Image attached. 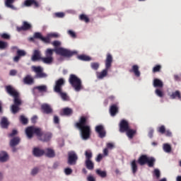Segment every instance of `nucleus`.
<instances>
[{
	"label": "nucleus",
	"instance_id": "5701e85b",
	"mask_svg": "<svg viewBox=\"0 0 181 181\" xmlns=\"http://www.w3.org/2000/svg\"><path fill=\"white\" fill-rule=\"evenodd\" d=\"M110 112L112 117H115V115L117 114V112H118V107L117 106V105H112L110 107Z\"/></svg>",
	"mask_w": 181,
	"mask_h": 181
},
{
	"label": "nucleus",
	"instance_id": "9b49d317",
	"mask_svg": "<svg viewBox=\"0 0 181 181\" xmlns=\"http://www.w3.org/2000/svg\"><path fill=\"white\" fill-rule=\"evenodd\" d=\"M69 158H68V163L69 165H76L77 163V159H78V157H77V154H76V152L71 151L69 153Z\"/></svg>",
	"mask_w": 181,
	"mask_h": 181
},
{
	"label": "nucleus",
	"instance_id": "39448f33",
	"mask_svg": "<svg viewBox=\"0 0 181 181\" xmlns=\"http://www.w3.org/2000/svg\"><path fill=\"white\" fill-rule=\"evenodd\" d=\"M112 64V55L111 54H107L106 56V59L105 61V69H103L101 72H96V77L99 80H103L104 77H107L108 74V70L111 69Z\"/></svg>",
	"mask_w": 181,
	"mask_h": 181
},
{
	"label": "nucleus",
	"instance_id": "79ce46f5",
	"mask_svg": "<svg viewBox=\"0 0 181 181\" xmlns=\"http://www.w3.org/2000/svg\"><path fill=\"white\" fill-rule=\"evenodd\" d=\"M115 148V144L114 143H107L106 148L107 149H114Z\"/></svg>",
	"mask_w": 181,
	"mask_h": 181
},
{
	"label": "nucleus",
	"instance_id": "f8f14e48",
	"mask_svg": "<svg viewBox=\"0 0 181 181\" xmlns=\"http://www.w3.org/2000/svg\"><path fill=\"white\" fill-rule=\"evenodd\" d=\"M64 83L65 81L64 78H59L55 81V86L54 87L55 93H60V91H62V87L64 86Z\"/></svg>",
	"mask_w": 181,
	"mask_h": 181
},
{
	"label": "nucleus",
	"instance_id": "5fc2aeb1",
	"mask_svg": "<svg viewBox=\"0 0 181 181\" xmlns=\"http://www.w3.org/2000/svg\"><path fill=\"white\" fill-rule=\"evenodd\" d=\"M87 180L88 181H95V177H94V176H93L92 175H89L87 177Z\"/></svg>",
	"mask_w": 181,
	"mask_h": 181
},
{
	"label": "nucleus",
	"instance_id": "a18cd8bd",
	"mask_svg": "<svg viewBox=\"0 0 181 181\" xmlns=\"http://www.w3.org/2000/svg\"><path fill=\"white\" fill-rule=\"evenodd\" d=\"M20 121L22 122V124H27L28 123V118L25 117V116L21 115L20 117Z\"/></svg>",
	"mask_w": 181,
	"mask_h": 181
},
{
	"label": "nucleus",
	"instance_id": "49530a36",
	"mask_svg": "<svg viewBox=\"0 0 181 181\" xmlns=\"http://www.w3.org/2000/svg\"><path fill=\"white\" fill-rule=\"evenodd\" d=\"M6 47H8V43L0 41V49H6Z\"/></svg>",
	"mask_w": 181,
	"mask_h": 181
},
{
	"label": "nucleus",
	"instance_id": "b1692460",
	"mask_svg": "<svg viewBox=\"0 0 181 181\" xmlns=\"http://www.w3.org/2000/svg\"><path fill=\"white\" fill-rule=\"evenodd\" d=\"M85 165L88 170H93L94 169V163L91 160H86Z\"/></svg>",
	"mask_w": 181,
	"mask_h": 181
},
{
	"label": "nucleus",
	"instance_id": "6e6d98bb",
	"mask_svg": "<svg viewBox=\"0 0 181 181\" xmlns=\"http://www.w3.org/2000/svg\"><path fill=\"white\" fill-rule=\"evenodd\" d=\"M101 159H103V154H98L95 160L96 162H101Z\"/></svg>",
	"mask_w": 181,
	"mask_h": 181
},
{
	"label": "nucleus",
	"instance_id": "603ef678",
	"mask_svg": "<svg viewBox=\"0 0 181 181\" xmlns=\"http://www.w3.org/2000/svg\"><path fill=\"white\" fill-rule=\"evenodd\" d=\"M165 126H161L160 127L158 128V132H160V134H165Z\"/></svg>",
	"mask_w": 181,
	"mask_h": 181
},
{
	"label": "nucleus",
	"instance_id": "c85d7f7f",
	"mask_svg": "<svg viewBox=\"0 0 181 181\" xmlns=\"http://www.w3.org/2000/svg\"><path fill=\"white\" fill-rule=\"evenodd\" d=\"M21 139H19V137H16L12 139L10 141V146H16V145L19 144Z\"/></svg>",
	"mask_w": 181,
	"mask_h": 181
},
{
	"label": "nucleus",
	"instance_id": "0e129e2a",
	"mask_svg": "<svg viewBox=\"0 0 181 181\" xmlns=\"http://www.w3.org/2000/svg\"><path fill=\"white\" fill-rule=\"evenodd\" d=\"M165 134L166 136H172V132H170V131H169V130L165 131Z\"/></svg>",
	"mask_w": 181,
	"mask_h": 181
},
{
	"label": "nucleus",
	"instance_id": "412c9836",
	"mask_svg": "<svg viewBox=\"0 0 181 181\" xmlns=\"http://www.w3.org/2000/svg\"><path fill=\"white\" fill-rule=\"evenodd\" d=\"M9 159V156L8 153L5 151H1L0 153V162H6Z\"/></svg>",
	"mask_w": 181,
	"mask_h": 181
},
{
	"label": "nucleus",
	"instance_id": "69168bd1",
	"mask_svg": "<svg viewBox=\"0 0 181 181\" xmlns=\"http://www.w3.org/2000/svg\"><path fill=\"white\" fill-rule=\"evenodd\" d=\"M19 59H21V57H20L19 55L16 56V57L13 58V61L18 62H19Z\"/></svg>",
	"mask_w": 181,
	"mask_h": 181
},
{
	"label": "nucleus",
	"instance_id": "c756f323",
	"mask_svg": "<svg viewBox=\"0 0 181 181\" xmlns=\"http://www.w3.org/2000/svg\"><path fill=\"white\" fill-rule=\"evenodd\" d=\"M1 125L3 128H8V125H9V122H8V119L6 117H3L1 121Z\"/></svg>",
	"mask_w": 181,
	"mask_h": 181
},
{
	"label": "nucleus",
	"instance_id": "cd10ccee",
	"mask_svg": "<svg viewBox=\"0 0 181 181\" xmlns=\"http://www.w3.org/2000/svg\"><path fill=\"white\" fill-rule=\"evenodd\" d=\"M153 87H158L159 88H162V87H163V82H162L160 79L155 78L153 80Z\"/></svg>",
	"mask_w": 181,
	"mask_h": 181
},
{
	"label": "nucleus",
	"instance_id": "dca6fc26",
	"mask_svg": "<svg viewBox=\"0 0 181 181\" xmlns=\"http://www.w3.org/2000/svg\"><path fill=\"white\" fill-rule=\"evenodd\" d=\"M44 152V155H46L47 158H54L56 155V153H54V150L51 148H46Z\"/></svg>",
	"mask_w": 181,
	"mask_h": 181
},
{
	"label": "nucleus",
	"instance_id": "774afa93",
	"mask_svg": "<svg viewBox=\"0 0 181 181\" xmlns=\"http://www.w3.org/2000/svg\"><path fill=\"white\" fill-rule=\"evenodd\" d=\"M177 181H181V176L177 177Z\"/></svg>",
	"mask_w": 181,
	"mask_h": 181
},
{
	"label": "nucleus",
	"instance_id": "864d4df0",
	"mask_svg": "<svg viewBox=\"0 0 181 181\" xmlns=\"http://www.w3.org/2000/svg\"><path fill=\"white\" fill-rule=\"evenodd\" d=\"M16 134H18V131L16 130H13L12 132L8 135V136L10 138H13V136H15V135H16Z\"/></svg>",
	"mask_w": 181,
	"mask_h": 181
},
{
	"label": "nucleus",
	"instance_id": "f03ea898",
	"mask_svg": "<svg viewBox=\"0 0 181 181\" xmlns=\"http://www.w3.org/2000/svg\"><path fill=\"white\" fill-rule=\"evenodd\" d=\"M25 134L28 139H32V138H33V134H35L37 136H38V139L40 141H43V142H47V141H50V139H52V134L50 133L42 134L40 129L35 127H28L25 129Z\"/></svg>",
	"mask_w": 181,
	"mask_h": 181
},
{
	"label": "nucleus",
	"instance_id": "052dcab7",
	"mask_svg": "<svg viewBox=\"0 0 181 181\" xmlns=\"http://www.w3.org/2000/svg\"><path fill=\"white\" fill-rule=\"evenodd\" d=\"M148 136L149 138H152L153 136V129H151L149 132H148Z\"/></svg>",
	"mask_w": 181,
	"mask_h": 181
},
{
	"label": "nucleus",
	"instance_id": "4d7b16f0",
	"mask_svg": "<svg viewBox=\"0 0 181 181\" xmlns=\"http://www.w3.org/2000/svg\"><path fill=\"white\" fill-rule=\"evenodd\" d=\"M62 43L60 42V41H54L52 42L53 46L57 47V46H60Z\"/></svg>",
	"mask_w": 181,
	"mask_h": 181
},
{
	"label": "nucleus",
	"instance_id": "2f4dec72",
	"mask_svg": "<svg viewBox=\"0 0 181 181\" xmlns=\"http://www.w3.org/2000/svg\"><path fill=\"white\" fill-rule=\"evenodd\" d=\"M23 82L25 84H33V78L30 77V76H27L23 79Z\"/></svg>",
	"mask_w": 181,
	"mask_h": 181
},
{
	"label": "nucleus",
	"instance_id": "9d476101",
	"mask_svg": "<svg viewBox=\"0 0 181 181\" xmlns=\"http://www.w3.org/2000/svg\"><path fill=\"white\" fill-rule=\"evenodd\" d=\"M31 69L36 74V77L37 78H45L47 77V74L43 73V69L42 68V66H33Z\"/></svg>",
	"mask_w": 181,
	"mask_h": 181
},
{
	"label": "nucleus",
	"instance_id": "7c9ffc66",
	"mask_svg": "<svg viewBox=\"0 0 181 181\" xmlns=\"http://www.w3.org/2000/svg\"><path fill=\"white\" fill-rule=\"evenodd\" d=\"M163 149L166 153H169L172 151V147L169 144H164L163 145Z\"/></svg>",
	"mask_w": 181,
	"mask_h": 181
},
{
	"label": "nucleus",
	"instance_id": "4468645a",
	"mask_svg": "<svg viewBox=\"0 0 181 181\" xmlns=\"http://www.w3.org/2000/svg\"><path fill=\"white\" fill-rule=\"evenodd\" d=\"M95 131L98 133L100 138H104L105 136V129H104V126H96Z\"/></svg>",
	"mask_w": 181,
	"mask_h": 181
},
{
	"label": "nucleus",
	"instance_id": "423d86ee",
	"mask_svg": "<svg viewBox=\"0 0 181 181\" xmlns=\"http://www.w3.org/2000/svg\"><path fill=\"white\" fill-rule=\"evenodd\" d=\"M119 127L120 132H127V135L130 139L134 138V135H135L136 132L134 129H129V124H128V122L126 120H122Z\"/></svg>",
	"mask_w": 181,
	"mask_h": 181
},
{
	"label": "nucleus",
	"instance_id": "20e7f679",
	"mask_svg": "<svg viewBox=\"0 0 181 181\" xmlns=\"http://www.w3.org/2000/svg\"><path fill=\"white\" fill-rule=\"evenodd\" d=\"M6 90L10 95L14 98V105H11V112L13 114H16L19 111V105L22 104L21 99L19 98V93L13 86H8L6 87Z\"/></svg>",
	"mask_w": 181,
	"mask_h": 181
},
{
	"label": "nucleus",
	"instance_id": "7ed1b4c3",
	"mask_svg": "<svg viewBox=\"0 0 181 181\" xmlns=\"http://www.w3.org/2000/svg\"><path fill=\"white\" fill-rule=\"evenodd\" d=\"M76 128H78L81 132V136L82 139L86 141L90 138V134H91V129L90 126L87 124V118L85 117H81L78 122L76 124Z\"/></svg>",
	"mask_w": 181,
	"mask_h": 181
},
{
	"label": "nucleus",
	"instance_id": "e433bc0d",
	"mask_svg": "<svg viewBox=\"0 0 181 181\" xmlns=\"http://www.w3.org/2000/svg\"><path fill=\"white\" fill-rule=\"evenodd\" d=\"M64 115H71L73 114V110L71 108L66 107L63 109Z\"/></svg>",
	"mask_w": 181,
	"mask_h": 181
},
{
	"label": "nucleus",
	"instance_id": "6ab92c4d",
	"mask_svg": "<svg viewBox=\"0 0 181 181\" xmlns=\"http://www.w3.org/2000/svg\"><path fill=\"white\" fill-rule=\"evenodd\" d=\"M32 28V25L29 24V23L24 21L23 23V26L20 28H17V30L21 32V30H28Z\"/></svg>",
	"mask_w": 181,
	"mask_h": 181
},
{
	"label": "nucleus",
	"instance_id": "a19ab883",
	"mask_svg": "<svg viewBox=\"0 0 181 181\" xmlns=\"http://www.w3.org/2000/svg\"><path fill=\"white\" fill-rule=\"evenodd\" d=\"M90 67L93 70H98V67H100V64L97 62H93L90 64Z\"/></svg>",
	"mask_w": 181,
	"mask_h": 181
},
{
	"label": "nucleus",
	"instance_id": "f257e3e1",
	"mask_svg": "<svg viewBox=\"0 0 181 181\" xmlns=\"http://www.w3.org/2000/svg\"><path fill=\"white\" fill-rule=\"evenodd\" d=\"M54 52L57 54L64 56V57H70V56H73L74 53H76L75 52H71L63 47H58L55 49L48 48L45 50V57L42 58V63L49 65L52 64L54 60L53 59V53H54Z\"/></svg>",
	"mask_w": 181,
	"mask_h": 181
},
{
	"label": "nucleus",
	"instance_id": "0eeeda50",
	"mask_svg": "<svg viewBox=\"0 0 181 181\" xmlns=\"http://www.w3.org/2000/svg\"><path fill=\"white\" fill-rule=\"evenodd\" d=\"M69 83L74 87L75 91H80L83 89V85H81V80L78 78L76 75H71L69 78Z\"/></svg>",
	"mask_w": 181,
	"mask_h": 181
},
{
	"label": "nucleus",
	"instance_id": "de8ad7c7",
	"mask_svg": "<svg viewBox=\"0 0 181 181\" xmlns=\"http://www.w3.org/2000/svg\"><path fill=\"white\" fill-rule=\"evenodd\" d=\"M154 175L156 176L157 179H159L160 177V171L158 169L154 170Z\"/></svg>",
	"mask_w": 181,
	"mask_h": 181
},
{
	"label": "nucleus",
	"instance_id": "2eb2a0df",
	"mask_svg": "<svg viewBox=\"0 0 181 181\" xmlns=\"http://www.w3.org/2000/svg\"><path fill=\"white\" fill-rule=\"evenodd\" d=\"M33 153L34 156H37V158H39V157L43 156V155H45V150L37 148V147H35L33 150Z\"/></svg>",
	"mask_w": 181,
	"mask_h": 181
},
{
	"label": "nucleus",
	"instance_id": "ddd939ff",
	"mask_svg": "<svg viewBox=\"0 0 181 181\" xmlns=\"http://www.w3.org/2000/svg\"><path fill=\"white\" fill-rule=\"evenodd\" d=\"M45 57H42V54L40 50L35 49L33 52L31 60L32 62H37V60H41L42 62H43V59H45Z\"/></svg>",
	"mask_w": 181,
	"mask_h": 181
},
{
	"label": "nucleus",
	"instance_id": "1a4fd4ad",
	"mask_svg": "<svg viewBox=\"0 0 181 181\" xmlns=\"http://www.w3.org/2000/svg\"><path fill=\"white\" fill-rule=\"evenodd\" d=\"M155 160L153 157H148L147 156L143 155L139 158L138 162L141 166L145 165V163H148V166L152 168L153 163H155Z\"/></svg>",
	"mask_w": 181,
	"mask_h": 181
},
{
	"label": "nucleus",
	"instance_id": "3c124183",
	"mask_svg": "<svg viewBox=\"0 0 181 181\" xmlns=\"http://www.w3.org/2000/svg\"><path fill=\"white\" fill-rule=\"evenodd\" d=\"M55 16H57V18H64V13H55Z\"/></svg>",
	"mask_w": 181,
	"mask_h": 181
},
{
	"label": "nucleus",
	"instance_id": "c9c22d12",
	"mask_svg": "<svg viewBox=\"0 0 181 181\" xmlns=\"http://www.w3.org/2000/svg\"><path fill=\"white\" fill-rule=\"evenodd\" d=\"M78 59H79V60H83V62H90V60H91L90 57L84 54L78 56Z\"/></svg>",
	"mask_w": 181,
	"mask_h": 181
},
{
	"label": "nucleus",
	"instance_id": "e2e57ef3",
	"mask_svg": "<svg viewBox=\"0 0 181 181\" xmlns=\"http://www.w3.org/2000/svg\"><path fill=\"white\" fill-rule=\"evenodd\" d=\"M54 124H59V117L57 116L54 117Z\"/></svg>",
	"mask_w": 181,
	"mask_h": 181
},
{
	"label": "nucleus",
	"instance_id": "f3484780",
	"mask_svg": "<svg viewBox=\"0 0 181 181\" xmlns=\"http://www.w3.org/2000/svg\"><path fill=\"white\" fill-rule=\"evenodd\" d=\"M170 98H171V100H180L181 101L180 91L176 90L175 92H173L172 94L170 95Z\"/></svg>",
	"mask_w": 181,
	"mask_h": 181
},
{
	"label": "nucleus",
	"instance_id": "37998d69",
	"mask_svg": "<svg viewBox=\"0 0 181 181\" xmlns=\"http://www.w3.org/2000/svg\"><path fill=\"white\" fill-rule=\"evenodd\" d=\"M17 54L18 56H19L20 57L22 56H26V52L25 50H22V49H18L17 51Z\"/></svg>",
	"mask_w": 181,
	"mask_h": 181
},
{
	"label": "nucleus",
	"instance_id": "58836bf2",
	"mask_svg": "<svg viewBox=\"0 0 181 181\" xmlns=\"http://www.w3.org/2000/svg\"><path fill=\"white\" fill-rule=\"evenodd\" d=\"M37 173H39V168H37V167L33 168L30 171L31 176H36V175H37Z\"/></svg>",
	"mask_w": 181,
	"mask_h": 181
},
{
	"label": "nucleus",
	"instance_id": "c03bdc74",
	"mask_svg": "<svg viewBox=\"0 0 181 181\" xmlns=\"http://www.w3.org/2000/svg\"><path fill=\"white\" fill-rule=\"evenodd\" d=\"M64 173H65V175L69 176V175H71V173H73V170H71V168H65Z\"/></svg>",
	"mask_w": 181,
	"mask_h": 181
},
{
	"label": "nucleus",
	"instance_id": "13d9d810",
	"mask_svg": "<svg viewBox=\"0 0 181 181\" xmlns=\"http://www.w3.org/2000/svg\"><path fill=\"white\" fill-rule=\"evenodd\" d=\"M1 37H3V39H9V35L6 33L1 34Z\"/></svg>",
	"mask_w": 181,
	"mask_h": 181
},
{
	"label": "nucleus",
	"instance_id": "4be33fe9",
	"mask_svg": "<svg viewBox=\"0 0 181 181\" xmlns=\"http://www.w3.org/2000/svg\"><path fill=\"white\" fill-rule=\"evenodd\" d=\"M42 110L46 114H50V112H52V107H50V105H48L46 103L42 105Z\"/></svg>",
	"mask_w": 181,
	"mask_h": 181
},
{
	"label": "nucleus",
	"instance_id": "bf43d9fd",
	"mask_svg": "<svg viewBox=\"0 0 181 181\" xmlns=\"http://www.w3.org/2000/svg\"><path fill=\"white\" fill-rule=\"evenodd\" d=\"M103 155H104V156H108V148H105L103 150Z\"/></svg>",
	"mask_w": 181,
	"mask_h": 181
},
{
	"label": "nucleus",
	"instance_id": "bb28decb",
	"mask_svg": "<svg viewBox=\"0 0 181 181\" xmlns=\"http://www.w3.org/2000/svg\"><path fill=\"white\" fill-rule=\"evenodd\" d=\"M33 4H34L35 6H36V8L39 7V4L35 0H26L24 2L25 6H30V5H32Z\"/></svg>",
	"mask_w": 181,
	"mask_h": 181
},
{
	"label": "nucleus",
	"instance_id": "72a5a7b5",
	"mask_svg": "<svg viewBox=\"0 0 181 181\" xmlns=\"http://www.w3.org/2000/svg\"><path fill=\"white\" fill-rule=\"evenodd\" d=\"M96 173L100 177H107V172L106 171H103L100 169H98V170H96Z\"/></svg>",
	"mask_w": 181,
	"mask_h": 181
},
{
	"label": "nucleus",
	"instance_id": "393cba45",
	"mask_svg": "<svg viewBox=\"0 0 181 181\" xmlns=\"http://www.w3.org/2000/svg\"><path fill=\"white\" fill-rule=\"evenodd\" d=\"M15 2V0H6L5 5L6 8H10V9H13V11H16V7L13 6L12 4Z\"/></svg>",
	"mask_w": 181,
	"mask_h": 181
},
{
	"label": "nucleus",
	"instance_id": "aec40b11",
	"mask_svg": "<svg viewBox=\"0 0 181 181\" xmlns=\"http://www.w3.org/2000/svg\"><path fill=\"white\" fill-rule=\"evenodd\" d=\"M36 90H37L39 93H46L47 91V86L46 85L35 86L33 88V91L35 92Z\"/></svg>",
	"mask_w": 181,
	"mask_h": 181
},
{
	"label": "nucleus",
	"instance_id": "f704fd0d",
	"mask_svg": "<svg viewBox=\"0 0 181 181\" xmlns=\"http://www.w3.org/2000/svg\"><path fill=\"white\" fill-rule=\"evenodd\" d=\"M86 160H91V158H93V153L91 151L88 150L85 151Z\"/></svg>",
	"mask_w": 181,
	"mask_h": 181
},
{
	"label": "nucleus",
	"instance_id": "338daca9",
	"mask_svg": "<svg viewBox=\"0 0 181 181\" xmlns=\"http://www.w3.org/2000/svg\"><path fill=\"white\" fill-rule=\"evenodd\" d=\"M16 74V70H11L10 71V76H15Z\"/></svg>",
	"mask_w": 181,
	"mask_h": 181
},
{
	"label": "nucleus",
	"instance_id": "473e14b6",
	"mask_svg": "<svg viewBox=\"0 0 181 181\" xmlns=\"http://www.w3.org/2000/svg\"><path fill=\"white\" fill-rule=\"evenodd\" d=\"M57 93L59 94L63 101H69V96L67 95V93H63L62 92V90H60V92H57Z\"/></svg>",
	"mask_w": 181,
	"mask_h": 181
},
{
	"label": "nucleus",
	"instance_id": "09e8293b",
	"mask_svg": "<svg viewBox=\"0 0 181 181\" xmlns=\"http://www.w3.org/2000/svg\"><path fill=\"white\" fill-rule=\"evenodd\" d=\"M68 35H69L71 37H76V33L71 30H68Z\"/></svg>",
	"mask_w": 181,
	"mask_h": 181
},
{
	"label": "nucleus",
	"instance_id": "680f3d73",
	"mask_svg": "<svg viewBox=\"0 0 181 181\" xmlns=\"http://www.w3.org/2000/svg\"><path fill=\"white\" fill-rule=\"evenodd\" d=\"M36 121H37V116H34L31 118V122H33V124H35V122H36Z\"/></svg>",
	"mask_w": 181,
	"mask_h": 181
},
{
	"label": "nucleus",
	"instance_id": "6e6552de",
	"mask_svg": "<svg viewBox=\"0 0 181 181\" xmlns=\"http://www.w3.org/2000/svg\"><path fill=\"white\" fill-rule=\"evenodd\" d=\"M34 37L35 39H40V40H42V42H44L45 43H49L52 37H59V34L57 33H52L47 34V37H43L42 36V34L40 33H35L34 34Z\"/></svg>",
	"mask_w": 181,
	"mask_h": 181
},
{
	"label": "nucleus",
	"instance_id": "ea45409f",
	"mask_svg": "<svg viewBox=\"0 0 181 181\" xmlns=\"http://www.w3.org/2000/svg\"><path fill=\"white\" fill-rule=\"evenodd\" d=\"M79 19L81 21H83V22H86V23H88V22H90V19L88 18V17H87L86 15L82 14L79 16Z\"/></svg>",
	"mask_w": 181,
	"mask_h": 181
},
{
	"label": "nucleus",
	"instance_id": "4c0bfd02",
	"mask_svg": "<svg viewBox=\"0 0 181 181\" xmlns=\"http://www.w3.org/2000/svg\"><path fill=\"white\" fill-rule=\"evenodd\" d=\"M155 93L158 97H160V98H162V97L164 95L163 90L159 88L156 89Z\"/></svg>",
	"mask_w": 181,
	"mask_h": 181
},
{
	"label": "nucleus",
	"instance_id": "8fccbe9b",
	"mask_svg": "<svg viewBox=\"0 0 181 181\" xmlns=\"http://www.w3.org/2000/svg\"><path fill=\"white\" fill-rule=\"evenodd\" d=\"M160 68H161L160 65H157L154 66L153 69V73H156L157 71H159V70H160Z\"/></svg>",
	"mask_w": 181,
	"mask_h": 181
},
{
	"label": "nucleus",
	"instance_id": "a878e982",
	"mask_svg": "<svg viewBox=\"0 0 181 181\" xmlns=\"http://www.w3.org/2000/svg\"><path fill=\"white\" fill-rule=\"evenodd\" d=\"M131 168H132V173L135 175L136 173L138 172V164L135 160L131 162Z\"/></svg>",
	"mask_w": 181,
	"mask_h": 181
},
{
	"label": "nucleus",
	"instance_id": "a211bd4d",
	"mask_svg": "<svg viewBox=\"0 0 181 181\" xmlns=\"http://www.w3.org/2000/svg\"><path fill=\"white\" fill-rule=\"evenodd\" d=\"M131 73H134L136 77H139L141 76V72L139 71V66L138 65H133L132 69L130 70Z\"/></svg>",
	"mask_w": 181,
	"mask_h": 181
}]
</instances>
